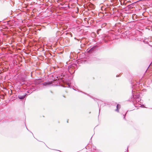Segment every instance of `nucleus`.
<instances>
[{
  "mask_svg": "<svg viewBox=\"0 0 152 152\" xmlns=\"http://www.w3.org/2000/svg\"><path fill=\"white\" fill-rule=\"evenodd\" d=\"M52 83L51 82H45L43 84V85L45 86H46L47 85H49L51 84Z\"/></svg>",
  "mask_w": 152,
  "mask_h": 152,
  "instance_id": "obj_1",
  "label": "nucleus"
},
{
  "mask_svg": "<svg viewBox=\"0 0 152 152\" xmlns=\"http://www.w3.org/2000/svg\"><path fill=\"white\" fill-rule=\"evenodd\" d=\"M25 95L23 96H21V95H19L18 96V97L19 99H24V98L25 97Z\"/></svg>",
  "mask_w": 152,
  "mask_h": 152,
  "instance_id": "obj_2",
  "label": "nucleus"
},
{
  "mask_svg": "<svg viewBox=\"0 0 152 152\" xmlns=\"http://www.w3.org/2000/svg\"><path fill=\"white\" fill-rule=\"evenodd\" d=\"M120 105L119 104H118L117 105V109L116 110V111L118 112V109L120 108Z\"/></svg>",
  "mask_w": 152,
  "mask_h": 152,
  "instance_id": "obj_3",
  "label": "nucleus"
}]
</instances>
